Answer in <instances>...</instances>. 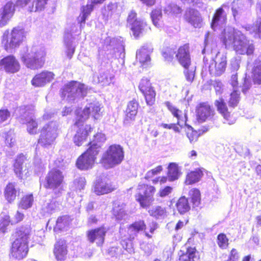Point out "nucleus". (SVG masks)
Returning a JSON list of instances; mask_svg holds the SVG:
<instances>
[{"instance_id":"obj_1","label":"nucleus","mask_w":261,"mask_h":261,"mask_svg":"<svg viewBox=\"0 0 261 261\" xmlns=\"http://www.w3.org/2000/svg\"><path fill=\"white\" fill-rule=\"evenodd\" d=\"M221 40L226 48H232L237 54L252 55L254 50L253 43L241 32L227 26L222 32Z\"/></svg>"},{"instance_id":"obj_2","label":"nucleus","mask_w":261,"mask_h":261,"mask_svg":"<svg viewBox=\"0 0 261 261\" xmlns=\"http://www.w3.org/2000/svg\"><path fill=\"white\" fill-rule=\"evenodd\" d=\"M20 59L22 64L31 70L42 68L45 64L47 51L43 45H33L24 47L20 51Z\"/></svg>"},{"instance_id":"obj_3","label":"nucleus","mask_w":261,"mask_h":261,"mask_svg":"<svg viewBox=\"0 0 261 261\" xmlns=\"http://www.w3.org/2000/svg\"><path fill=\"white\" fill-rule=\"evenodd\" d=\"M31 235L30 226L21 227L16 231V239L12 247V255L16 259H21L28 254V241Z\"/></svg>"},{"instance_id":"obj_4","label":"nucleus","mask_w":261,"mask_h":261,"mask_svg":"<svg viewBox=\"0 0 261 261\" xmlns=\"http://www.w3.org/2000/svg\"><path fill=\"white\" fill-rule=\"evenodd\" d=\"M124 158L122 147L117 144L111 145L103 153L101 158V163L103 166L109 169L120 164Z\"/></svg>"},{"instance_id":"obj_5","label":"nucleus","mask_w":261,"mask_h":261,"mask_svg":"<svg viewBox=\"0 0 261 261\" xmlns=\"http://www.w3.org/2000/svg\"><path fill=\"white\" fill-rule=\"evenodd\" d=\"M20 115V122L26 124L27 132L30 135H36L38 133V123L34 115V107L24 106L17 110Z\"/></svg>"},{"instance_id":"obj_6","label":"nucleus","mask_w":261,"mask_h":261,"mask_svg":"<svg viewBox=\"0 0 261 261\" xmlns=\"http://www.w3.org/2000/svg\"><path fill=\"white\" fill-rule=\"evenodd\" d=\"M25 38L24 30L15 28L9 35L8 32H5L3 36V43L5 49L10 51L11 49L18 47Z\"/></svg>"},{"instance_id":"obj_7","label":"nucleus","mask_w":261,"mask_h":261,"mask_svg":"<svg viewBox=\"0 0 261 261\" xmlns=\"http://www.w3.org/2000/svg\"><path fill=\"white\" fill-rule=\"evenodd\" d=\"M58 123L51 121L42 128L38 143L42 146L47 147L51 145L57 136Z\"/></svg>"},{"instance_id":"obj_8","label":"nucleus","mask_w":261,"mask_h":261,"mask_svg":"<svg viewBox=\"0 0 261 261\" xmlns=\"http://www.w3.org/2000/svg\"><path fill=\"white\" fill-rule=\"evenodd\" d=\"M92 144V147H89L77 160L76 167L81 170H86L92 168L94 163L96 155L98 153L97 148L99 146L97 145V147L94 146L96 144L94 143Z\"/></svg>"},{"instance_id":"obj_9","label":"nucleus","mask_w":261,"mask_h":261,"mask_svg":"<svg viewBox=\"0 0 261 261\" xmlns=\"http://www.w3.org/2000/svg\"><path fill=\"white\" fill-rule=\"evenodd\" d=\"M146 228V224L143 220L136 221L129 226L128 233L129 234V238L123 240L121 241L122 247L129 253L131 254L134 252V248L132 240L134 239L138 233L140 231L145 230Z\"/></svg>"},{"instance_id":"obj_10","label":"nucleus","mask_w":261,"mask_h":261,"mask_svg":"<svg viewBox=\"0 0 261 261\" xmlns=\"http://www.w3.org/2000/svg\"><path fill=\"white\" fill-rule=\"evenodd\" d=\"M138 193L136 195V200L141 207L147 208L154 201L153 195L155 191L154 187L145 184L139 185Z\"/></svg>"},{"instance_id":"obj_11","label":"nucleus","mask_w":261,"mask_h":261,"mask_svg":"<svg viewBox=\"0 0 261 261\" xmlns=\"http://www.w3.org/2000/svg\"><path fill=\"white\" fill-rule=\"evenodd\" d=\"M87 93V87L79 82L71 81L66 84V96L67 100L77 101L85 97Z\"/></svg>"},{"instance_id":"obj_12","label":"nucleus","mask_w":261,"mask_h":261,"mask_svg":"<svg viewBox=\"0 0 261 261\" xmlns=\"http://www.w3.org/2000/svg\"><path fill=\"white\" fill-rule=\"evenodd\" d=\"M101 108L99 102H96L88 104L82 110H77V121L76 122L78 126L80 125V122L87 120L90 115H91L95 119L99 118L100 115Z\"/></svg>"},{"instance_id":"obj_13","label":"nucleus","mask_w":261,"mask_h":261,"mask_svg":"<svg viewBox=\"0 0 261 261\" xmlns=\"http://www.w3.org/2000/svg\"><path fill=\"white\" fill-rule=\"evenodd\" d=\"M227 64L226 57L223 54L218 52L215 58L213 59L209 65L210 73L213 76H220L226 69Z\"/></svg>"},{"instance_id":"obj_14","label":"nucleus","mask_w":261,"mask_h":261,"mask_svg":"<svg viewBox=\"0 0 261 261\" xmlns=\"http://www.w3.org/2000/svg\"><path fill=\"white\" fill-rule=\"evenodd\" d=\"M251 6L250 0H237L231 4V12L234 20L237 21L245 16Z\"/></svg>"},{"instance_id":"obj_15","label":"nucleus","mask_w":261,"mask_h":261,"mask_svg":"<svg viewBox=\"0 0 261 261\" xmlns=\"http://www.w3.org/2000/svg\"><path fill=\"white\" fill-rule=\"evenodd\" d=\"M139 88L145 96L147 105L152 106L155 101L156 93L149 80L143 78L140 82Z\"/></svg>"},{"instance_id":"obj_16","label":"nucleus","mask_w":261,"mask_h":261,"mask_svg":"<svg viewBox=\"0 0 261 261\" xmlns=\"http://www.w3.org/2000/svg\"><path fill=\"white\" fill-rule=\"evenodd\" d=\"M0 66L6 72L10 73L18 72L20 68L18 60L13 55L8 56L1 60Z\"/></svg>"},{"instance_id":"obj_17","label":"nucleus","mask_w":261,"mask_h":261,"mask_svg":"<svg viewBox=\"0 0 261 261\" xmlns=\"http://www.w3.org/2000/svg\"><path fill=\"white\" fill-rule=\"evenodd\" d=\"M55 77L53 72L43 70L36 74L32 79L31 83L36 87H42L50 83Z\"/></svg>"},{"instance_id":"obj_18","label":"nucleus","mask_w":261,"mask_h":261,"mask_svg":"<svg viewBox=\"0 0 261 261\" xmlns=\"http://www.w3.org/2000/svg\"><path fill=\"white\" fill-rule=\"evenodd\" d=\"M64 176L62 173L58 170L50 171L47 175L44 187L46 188L55 189L59 187L62 183Z\"/></svg>"},{"instance_id":"obj_19","label":"nucleus","mask_w":261,"mask_h":261,"mask_svg":"<svg viewBox=\"0 0 261 261\" xmlns=\"http://www.w3.org/2000/svg\"><path fill=\"white\" fill-rule=\"evenodd\" d=\"M227 13L223 9L220 7L217 9L214 14L211 28L214 31H217L225 26L227 22Z\"/></svg>"},{"instance_id":"obj_20","label":"nucleus","mask_w":261,"mask_h":261,"mask_svg":"<svg viewBox=\"0 0 261 261\" xmlns=\"http://www.w3.org/2000/svg\"><path fill=\"white\" fill-rule=\"evenodd\" d=\"M47 0H18V4L22 7H27L29 12H37L43 10Z\"/></svg>"},{"instance_id":"obj_21","label":"nucleus","mask_w":261,"mask_h":261,"mask_svg":"<svg viewBox=\"0 0 261 261\" xmlns=\"http://www.w3.org/2000/svg\"><path fill=\"white\" fill-rule=\"evenodd\" d=\"M175 57L179 63L185 68L190 67L191 60L189 45L186 44L180 46L177 50Z\"/></svg>"},{"instance_id":"obj_22","label":"nucleus","mask_w":261,"mask_h":261,"mask_svg":"<svg viewBox=\"0 0 261 261\" xmlns=\"http://www.w3.org/2000/svg\"><path fill=\"white\" fill-rule=\"evenodd\" d=\"M197 117L201 122L211 120L214 115V110L205 102L201 103L196 109Z\"/></svg>"},{"instance_id":"obj_23","label":"nucleus","mask_w":261,"mask_h":261,"mask_svg":"<svg viewBox=\"0 0 261 261\" xmlns=\"http://www.w3.org/2000/svg\"><path fill=\"white\" fill-rule=\"evenodd\" d=\"M116 189L115 185L108 179H98L94 186V192L98 195L107 194Z\"/></svg>"},{"instance_id":"obj_24","label":"nucleus","mask_w":261,"mask_h":261,"mask_svg":"<svg viewBox=\"0 0 261 261\" xmlns=\"http://www.w3.org/2000/svg\"><path fill=\"white\" fill-rule=\"evenodd\" d=\"M106 232L107 229L105 227L89 230L87 233L88 240L91 243L96 241L98 246H101L104 242Z\"/></svg>"},{"instance_id":"obj_25","label":"nucleus","mask_w":261,"mask_h":261,"mask_svg":"<svg viewBox=\"0 0 261 261\" xmlns=\"http://www.w3.org/2000/svg\"><path fill=\"white\" fill-rule=\"evenodd\" d=\"M185 19L194 28H201L202 25V19L199 12L190 9L186 11Z\"/></svg>"},{"instance_id":"obj_26","label":"nucleus","mask_w":261,"mask_h":261,"mask_svg":"<svg viewBox=\"0 0 261 261\" xmlns=\"http://www.w3.org/2000/svg\"><path fill=\"white\" fill-rule=\"evenodd\" d=\"M138 107L139 103L136 100H133L128 103L124 119V123L125 125H128L135 121L138 113Z\"/></svg>"},{"instance_id":"obj_27","label":"nucleus","mask_w":261,"mask_h":261,"mask_svg":"<svg viewBox=\"0 0 261 261\" xmlns=\"http://www.w3.org/2000/svg\"><path fill=\"white\" fill-rule=\"evenodd\" d=\"M25 161L27 160L25 156L20 154L17 156L14 165V172L16 175L20 178H23L28 176V171L26 169L27 167L23 165L24 163L26 165Z\"/></svg>"},{"instance_id":"obj_28","label":"nucleus","mask_w":261,"mask_h":261,"mask_svg":"<svg viewBox=\"0 0 261 261\" xmlns=\"http://www.w3.org/2000/svg\"><path fill=\"white\" fill-rule=\"evenodd\" d=\"M15 11L14 4L7 3L1 11L0 25H5L13 16Z\"/></svg>"},{"instance_id":"obj_29","label":"nucleus","mask_w":261,"mask_h":261,"mask_svg":"<svg viewBox=\"0 0 261 261\" xmlns=\"http://www.w3.org/2000/svg\"><path fill=\"white\" fill-rule=\"evenodd\" d=\"M153 48L150 45H145L137 51L136 58L139 62L144 64L150 60V54L152 52Z\"/></svg>"},{"instance_id":"obj_30","label":"nucleus","mask_w":261,"mask_h":261,"mask_svg":"<svg viewBox=\"0 0 261 261\" xmlns=\"http://www.w3.org/2000/svg\"><path fill=\"white\" fill-rule=\"evenodd\" d=\"M215 105L217 107V110L222 114L225 119L226 121L224 122V123H227L229 124L234 123L233 120L231 121L229 119L230 113L228 111L227 107L224 102V100L222 97H220L218 99L215 100Z\"/></svg>"},{"instance_id":"obj_31","label":"nucleus","mask_w":261,"mask_h":261,"mask_svg":"<svg viewBox=\"0 0 261 261\" xmlns=\"http://www.w3.org/2000/svg\"><path fill=\"white\" fill-rule=\"evenodd\" d=\"M166 107L171 112L172 115L177 119V124L181 128L184 127V124L186 122L187 118L186 114H184L183 117L182 115V112L179 110L174 107L170 102L166 101L165 102Z\"/></svg>"},{"instance_id":"obj_32","label":"nucleus","mask_w":261,"mask_h":261,"mask_svg":"<svg viewBox=\"0 0 261 261\" xmlns=\"http://www.w3.org/2000/svg\"><path fill=\"white\" fill-rule=\"evenodd\" d=\"M54 253L57 261H64L65 255V241L61 240L55 245Z\"/></svg>"},{"instance_id":"obj_33","label":"nucleus","mask_w":261,"mask_h":261,"mask_svg":"<svg viewBox=\"0 0 261 261\" xmlns=\"http://www.w3.org/2000/svg\"><path fill=\"white\" fill-rule=\"evenodd\" d=\"M18 190L15 182L8 183L4 191V195L6 199L10 202L14 201L16 198Z\"/></svg>"},{"instance_id":"obj_34","label":"nucleus","mask_w":261,"mask_h":261,"mask_svg":"<svg viewBox=\"0 0 261 261\" xmlns=\"http://www.w3.org/2000/svg\"><path fill=\"white\" fill-rule=\"evenodd\" d=\"M204 170L203 168H199L188 173L186 176L185 184L189 185L199 181L203 175Z\"/></svg>"},{"instance_id":"obj_35","label":"nucleus","mask_w":261,"mask_h":261,"mask_svg":"<svg viewBox=\"0 0 261 261\" xmlns=\"http://www.w3.org/2000/svg\"><path fill=\"white\" fill-rule=\"evenodd\" d=\"M91 127L90 125H86L84 128H80L74 137V143L77 146L82 145L83 142L86 140L89 133L91 132Z\"/></svg>"},{"instance_id":"obj_36","label":"nucleus","mask_w":261,"mask_h":261,"mask_svg":"<svg viewBox=\"0 0 261 261\" xmlns=\"http://www.w3.org/2000/svg\"><path fill=\"white\" fill-rule=\"evenodd\" d=\"M149 215L157 220L164 219L167 216L168 212L165 207L160 205H155L149 211Z\"/></svg>"},{"instance_id":"obj_37","label":"nucleus","mask_w":261,"mask_h":261,"mask_svg":"<svg viewBox=\"0 0 261 261\" xmlns=\"http://www.w3.org/2000/svg\"><path fill=\"white\" fill-rule=\"evenodd\" d=\"M146 26V22L141 19H136L135 22L129 25V27L135 38L139 37L143 33Z\"/></svg>"},{"instance_id":"obj_38","label":"nucleus","mask_w":261,"mask_h":261,"mask_svg":"<svg viewBox=\"0 0 261 261\" xmlns=\"http://www.w3.org/2000/svg\"><path fill=\"white\" fill-rule=\"evenodd\" d=\"M104 44L107 46H109L108 49H124L123 42L121 38H111L108 37L105 39Z\"/></svg>"},{"instance_id":"obj_39","label":"nucleus","mask_w":261,"mask_h":261,"mask_svg":"<svg viewBox=\"0 0 261 261\" xmlns=\"http://www.w3.org/2000/svg\"><path fill=\"white\" fill-rule=\"evenodd\" d=\"M180 172L178 165L175 163H171L168 166V178L170 181H174L178 178Z\"/></svg>"},{"instance_id":"obj_40","label":"nucleus","mask_w":261,"mask_h":261,"mask_svg":"<svg viewBox=\"0 0 261 261\" xmlns=\"http://www.w3.org/2000/svg\"><path fill=\"white\" fill-rule=\"evenodd\" d=\"M150 17L153 24L158 28L161 29L163 27V21L162 20V13L161 9H156L153 10Z\"/></svg>"},{"instance_id":"obj_41","label":"nucleus","mask_w":261,"mask_h":261,"mask_svg":"<svg viewBox=\"0 0 261 261\" xmlns=\"http://www.w3.org/2000/svg\"><path fill=\"white\" fill-rule=\"evenodd\" d=\"M176 208L180 214H184L190 210V205L188 200L185 196L180 197L177 201Z\"/></svg>"},{"instance_id":"obj_42","label":"nucleus","mask_w":261,"mask_h":261,"mask_svg":"<svg viewBox=\"0 0 261 261\" xmlns=\"http://www.w3.org/2000/svg\"><path fill=\"white\" fill-rule=\"evenodd\" d=\"M252 72L254 82L261 84V60L257 59L254 61Z\"/></svg>"},{"instance_id":"obj_43","label":"nucleus","mask_w":261,"mask_h":261,"mask_svg":"<svg viewBox=\"0 0 261 261\" xmlns=\"http://www.w3.org/2000/svg\"><path fill=\"white\" fill-rule=\"evenodd\" d=\"M114 77L108 71L101 72L97 76L98 82L102 86L109 85L112 82Z\"/></svg>"},{"instance_id":"obj_44","label":"nucleus","mask_w":261,"mask_h":261,"mask_svg":"<svg viewBox=\"0 0 261 261\" xmlns=\"http://www.w3.org/2000/svg\"><path fill=\"white\" fill-rule=\"evenodd\" d=\"M189 195L191 199L194 207L198 206L201 201V196L199 190L196 188H193L189 191Z\"/></svg>"},{"instance_id":"obj_45","label":"nucleus","mask_w":261,"mask_h":261,"mask_svg":"<svg viewBox=\"0 0 261 261\" xmlns=\"http://www.w3.org/2000/svg\"><path fill=\"white\" fill-rule=\"evenodd\" d=\"M93 9V5L92 4H87L86 6L83 7L82 15L79 17V21L81 23V27L85 24L87 17L92 11Z\"/></svg>"},{"instance_id":"obj_46","label":"nucleus","mask_w":261,"mask_h":261,"mask_svg":"<svg viewBox=\"0 0 261 261\" xmlns=\"http://www.w3.org/2000/svg\"><path fill=\"white\" fill-rule=\"evenodd\" d=\"M164 11L168 15L176 16L181 13L182 9L176 4L172 3L165 8Z\"/></svg>"},{"instance_id":"obj_47","label":"nucleus","mask_w":261,"mask_h":261,"mask_svg":"<svg viewBox=\"0 0 261 261\" xmlns=\"http://www.w3.org/2000/svg\"><path fill=\"white\" fill-rule=\"evenodd\" d=\"M196 250L195 248H188L186 253L180 256L179 261H194Z\"/></svg>"},{"instance_id":"obj_48","label":"nucleus","mask_w":261,"mask_h":261,"mask_svg":"<svg viewBox=\"0 0 261 261\" xmlns=\"http://www.w3.org/2000/svg\"><path fill=\"white\" fill-rule=\"evenodd\" d=\"M113 214L115 216L116 219L119 220H125L127 218V216L122 206H115L113 208Z\"/></svg>"},{"instance_id":"obj_49","label":"nucleus","mask_w":261,"mask_h":261,"mask_svg":"<svg viewBox=\"0 0 261 261\" xmlns=\"http://www.w3.org/2000/svg\"><path fill=\"white\" fill-rule=\"evenodd\" d=\"M94 140L90 142L89 145L90 147H91L92 146V144L93 143L96 144L95 146V147H97V145H99V146H98V148H97L98 152L99 151V148H100V146L102 143H103L106 140V136L105 135L102 133H97L94 136Z\"/></svg>"},{"instance_id":"obj_50","label":"nucleus","mask_w":261,"mask_h":261,"mask_svg":"<svg viewBox=\"0 0 261 261\" xmlns=\"http://www.w3.org/2000/svg\"><path fill=\"white\" fill-rule=\"evenodd\" d=\"M184 126H186L187 127L186 130V134L187 137L189 139L190 143L195 142L198 138L197 132L193 130V128L192 126L187 124L186 122L184 124Z\"/></svg>"},{"instance_id":"obj_51","label":"nucleus","mask_w":261,"mask_h":261,"mask_svg":"<svg viewBox=\"0 0 261 261\" xmlns=\"http://www.w3.org/2000/svg\"><path fill=\"white\" fill-rule=\"evenodd\" d=\"M176 54V51L174 49L170 47H167L164 48L162 50V56L164 59L168 62L172 60L174 55Z\"/></svg>"},{"instance_id":"obj_52","label":"nucleus","mask_w":261,"mask_h":261,"mask_svg":"<svg viewBox=\"0 0 261 261\" xmlns=\"http://www.w3.org/2000/svg\"><path fill=\"white\" fill-rule=\"evenodd\" d=\"M33 202V195H27L22 198L20 201L19 206L23 209H27L32 206Z\"/></svg>"},{"instance_id":"obj_53","label":"nucleus","mask_w":261,"mask_h":261,"mask_svg":"<svg viewBox=\"0 0 261 261\" xmlns=\"http://www.w3.org/2000/svg\"><path fill=\"white\" fill-rule=\"evenodd\" d=\"M217 244L221 249H226L228 245V239L226 234L220 233L217 236Z\"/></svg>"},{"instance_id":"obj_54","label":"nucleus","mask_w":261,"mask_h":261,"mask_svg":"<svg viewBox=\"0 0 261 261\" xmlns=\"http://www.w3.org/2000/svg\"><path fill=\"white\" fill-rule=\"evenodd\" d=\"M239 92L237 90H234L230 95L229 100L228 101L230 107H234L237 106L239 101Z\"/></svg>"},{"instance_id":"obj_55","label":"nucleus","mask_w":261,"mask_h":261,"mask_svg":"<svg viewBox=\"0 0 261 261\" xmlns=\"http://www.w3.org/2000/svg\"><path fill=\"white\" fill-rule=\"evenodd\" d=\"M65 227V216L59 217L56 221V225L54 227L56 232H60Z\"/></svg>"},{"instance_id":"obj_56","label":"nucleus","mask_w":261,"mask_h":261,"mask_svg":"<svg viewBox=\"0 0 261 261\" xmlns=\"http://www.w3.org/2000/svg\"><path fill=\"white\" fill-rule=\"evenodd\" d=\"M86 179L84 177H79L76 178L73 181L75 189L79 190L80 191L84 189L86 186Z\"/></svg>"},{"instance_id":"obj_57","label":"nucleus","mask_w":261,"mask_h":261,"mask_svg":"<svg viewBox=\"0 0 261 261\" xmlns=\"http://www.w3.org/2000/svg\"><path fill=\"white\" fill-rule=\"evenodd\" d=\"M195 68L196 67L194 66L191 67L190 68L189 67L187 68H185V70L184 73L188 81L192 82L193 81L195 75Z\"/></svg>"},{"instance_id":"obj_58","label":"nucleus","mask_w":261,"mask_h":261,"mask_svg":"<svg viewBox=\"0 0 261 261\" xmlns=\"http://www.w3.org/2000/svg\"><path fill=\"white\" fill-rule=\"evenodd\" d=\"M10 222L9 217L5 216L4 218L0 219V232H5L7 226Z\"/></svg>"},{"instance_id":"obj_59","label":"nucleus","mask_w":261,"mask_h":261,"mask_svg":"<svg viewBox=\"0 0 261 261\" xmlns=\"http://www.w3.org/2000/svg\"><path fill=\"white\" fill-rule=\"evenodd\" d=\"M10 117V112L5 109L0 110V122L6 121Z\"/></svg>"},{"instance_id":"obj_60","label":"nucleus","mask_w":261,"mask_h":261,"mask_svg":"<svg viewBox=\"0 0 261 261\" xmlns=\"http://www.w3.org/2000/svg\"><path fill=\"white\" fill-rule=\"evenodd\" d=\"M240 255L238 251L233 248L229 253L227 261H239Z\"/></svg>"},{"instance_id":"obj_61","label":"nucleus","mask_w":261,"mask_h":261,"mask_svg":"<svg viewBox=\"0 0 261 261\" xmlns=\"http://www.w3.org/2000/svg\"><path fill=\"white\" fill-rule=\"evenodd\" d=\"M217 94H221L223 92V85L221 82L215 81L213 84Z\"/></svg>"},{"instance_id":"obj_62","label":"nucleus","mask_w":261,"mask_h":261,"mask_svg":"<svg viewBox=\"0 0 261 261\" xmlns=\"http://www.w3.org/2000/svg\"><path fill=\"white\" fill-rule=\"evenodd\" d=\"M172 188L171 187L167 186L164 188L161 189L158 193L159 196L161 197H165L169 195L172 192Z\"/></svg>"},{"instance_id":"obj_63","label":"nucleus","mask_w":261,"mask_h":261,"mask_svg":"<svg viewBox=\"0 0 261 261\" xmlns=\"http://www.w3.org/2000/svg\"><path fill=\"white\" fill-rule=\"evenodd\" d=\"M75 47V43L71 41L70 43L66 44V50H68V53H67V56L70 59L72 57V55L74 53Z\"/></svg>"},{"instance_id":"obj_64","label":"nucleus","mask_w":261,"mask_h":261,"mask_svg":"<svg viewBox=\"0 0 261 261\" xmlns=\"http://www.w3.org/2000/svg\"><path fill=\"white\" fill-rule=\"evenodd\" d=\"M5 143L9 147H12L15 143V139L13 135L10 134H7L5 137Z\"/></svg>"}]
</instances>
